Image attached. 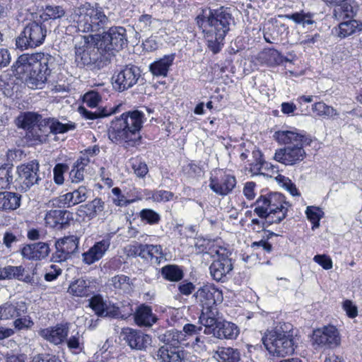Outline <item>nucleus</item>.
Here are the masks:
<instances>
[{"label": "nucleus", "instance_id": "f257e3e1", "mask_svg": "<svg viewBox=\"0 0 362 362\" xmlns=\"http://www.w3.org/2000/svg\"><path fill=\"white\" fill-rule=\"evenodd\" d=\"M233 19L228 8L216 9L205 8L196 18L197 24L206 31L208 46L214 53H218L230 30Z\"/></svg>", "mask_w": 362, "mask_h": 362}, {"label": "nucleus", "instance_id": "f03ea898", "mask_svg": "<svg viewBox=\"0 0 362 362\" xmlns=\"http://www.w3.org/2000/svg\"><path fill=\"white\" fill-rule=\"evenodd\" d=\"M144 114L139 110L129 111L115 117L110 124L108 138L126 148L137 145L141 136L140 131L144 122Z\"/></svg>", "mask_w": 362, "mask_h": 362}, {"label": "nucleus", "instance_id": "7ed1b4c3", "mask_svg": "<svg viewBox=\"0 0 362 362\" xmlns=\"http://www.w3.org/2000/svg\"><path fill=\"white\" fill-rule=\"evenodd\" d=\"M275 139L281 144L287 145L284 148L277 150L274 159L283 164L293 165L302 161L305 152L303 145L308 144V139L298 130L278 131L274 135Z\"/></svg>", "mask_w": 362, "mask_h": 362}, {"label": "nucleus", "instance_id": "20e7f679", "mask_svg": "<svg viewBox=\"0 0 362 362\" xmlns=\"http://www.w3.org/2000/svg\"><path fill=\"white\" fill-rule=\"evenodd\" d=\"M255 213L264 221L262 227L279 223L287 214L289 204L283 194L277 192L261 195L255 203Z\"/></svg>", "mask_w": 362, "mask_h": 362}, {"label": "nucleus", "instance_id": "39448f33", "mask_svg": "<svg viewBox=\"0 0 362 362\" xmlns=\"http://www.w3.org/2000/svg\"><path fill=\"white\" fill-rule=\"evenodd\" d=\"M75 18L78 30L83 33L98 32L110 23L98 4L92 6L90 3H85L80 6L75 11Z\"/></svg>", "mask_w": 362, "mask_h": 362}, {"label": "nucleus", "instance_id": "423d86ee", "mask_svg": "<svg viewBox=\"0 0 362 362\" xmlns=\"http://www.w3.org/2000/svg\"><path fill=\"white\" fill-rule=\"evenodd\" d=\"M262 342L271 354L277 356L284 357L294 351L292 335L284 331L281 325L268 330L262 337Z\"/></svg>", "mask_w": 362, "mask_h": 362}, {"label": "nucleus", "instance_id": "0eeeda50", "mask_svg": "<svg viewBox=\"0 0 362 362\" xmlns=\"http://www.w3.org/2000/svg\"><path fill=\"white\" fill-rule=\"evenodd\" d=\"M211 254L216 258L209 267L211 276L217 281H225L233 269L231 251L227 247L214 245Z\"/></svg>", "mask_w": 362, "mask_h": 362}, {"label": "nucleus", "instance_id": "6e6552de", "mask_svg": "<svg viewBox=\"0 0 362 362\" xmlns=\"http://www.w3.org/2000/svg\"><path fill=\"white\" fill-rule=\"evenodd\" d=\"M46 35L45 25L37 22H32L25 27L16 39V45L21 50L35 48L43 43Z\"/></svg>", "mask_w": 362, "mask_h": 362}, {"label": "nucleus", "instance_id": "1a4fd4ad", "mask_svg": "<svg viewBox=\"0 0 362 362\" xmlns=\"http://www.w3.org/2000/svg\"><path fill=\"white\" fill-rule=\"evenodd\" d=\"M141 77L140 69L133 64L122 67L116 71L112 79L114 88L119 91H124L134 86Z\"/></svg>", "mask_w": 362, "mask_h": 362}, {"label": "nucleus", "instance_id": "9d476101", "mask_svg": "<svg viewBox=\"0 0 362 362\" xmlns=\"http://www.w3.org/2000/svg\"><path fill=\"white\" fill-rule=\"evenodd\" d=\"M313 339L315 344L330 349L339 346L341 340L339 330L333 325L325 326L315 330Z\"/></svg>", "mask_w": 362, "mask_h": 362}, {"label": "nucleus", "instance_id": "9b49d317", "mask_svg": "<svg viewBox=\"0 0 362 362\" xmlns=\"http://www.w3.org/2000/svg\"><path fill=\"white\" fill-rule=\"evenodd\" d=\"M237 184L234 175L222 170L215 171L209 179V187L216 194L226 196L232 192Z\"/></svg>", "mask_w": 362, "mask_h": 362}, {"label": "nucleus", "instance_id": "f8f14e48", "mask_svg": "<svg viewBox=\"0 0 362 362\" xmlns=\"http://www.w3.org/2000/svg\"><path fill=\"white\" fill-rule=\"evenodd\" d=\"M194 296L197 302L202 306V310L216 308V302L222 300V292L212 284L202 286Z\"/></svg>", "mask_w": 362, "mask_h": 362}, {"label": "nucleus", "instance_id": "ddd939ff", "mask_svg": "<svg viewBox=\"0 0 362 362\" xmlns=\"http://www.w3.org/2000/svg\"><path fill=\"white\" fill-rule=\"evenodd\" d=\"M121 336L132 349L145 351L151 343L150 335L129 327L123 329Z\"/></svg>", "mask_w": 362, "mask_h": 362}, {"label": "nucleus", "instance_id": "4468645a", "mask_svg": "<svg viewBox=\"0 0 362 362\" xmlns=\"http://www.w3.org/2000/svg\"><path fill=\"white\" fill-rule=\"evenodd\" d=\"M19 177L22 182V188L27 190L35 184H38L39 163L34 160L25 164L21 165L17 168Z\"/></svg>", "mask_w": 362, "mask_h": 362}, {"label": "nucleus", "instance_id": "2eb2a0df", "mask_svg": "<svg viewBox=\"0 0 362 362\" xmlns=\"http://www.w3.org/2000/svg\"><path fill=\"white\" fill-rule=\"evenodd\" d=\"M102 41L107 50L118 51L127 44L126 29L123 27H112L103 35Z\"/></svg>", "mask_w": 362, "mask_h": 362}, {"label": "nucleus", "instance_id": "dca6fc26", "mask_svg": "<svg viewBox=\"0 0 362 362\" xmlns=\"http://www.w3.org/2000/svg\"><path fill=\"white\" fill-rule=\"evenodd\" d=\"M134 254L141 259L160 264L165 259V254L160 245L139 244L134 247Z\"/></svg>", "mask_w": 362, "mask_h": 362}, {"label": "nucleus", "instance_id": "f3484780", "mask_svg": "<svg viewBox=\"0 0 362 362\" xmlns=\"http://www.w3.org/2000/svg\"><path fill=\"white\" fill-rule=\"evenodd\" d=\"M78 244V239L74 235L58 240L55 243L56 251L53 255V259L58 262L66 260L76 251Z\"/></svg>", "mask_w": 362, "mask_h": 362}, {"label": "nucleus", "instance_id": "a211bd4d", "mask_svg": "<svg viewBox=\"0 0 362 362\" xmlns=\"http://www.w3.org/2000/svg\"><path fill=\"white\" fill-rule=\"evenodd\" d=\"M38 334L42 338L49 343L59 345L66 339L69 334V327L66 325L57 324L55 326L40 329Z\"/></svg>", "mask_w": 362, "mask_h": 362}, {"label": "nucleus", "instance_id": "6ab92c4d", "mask_svg": "<svg viewBox=\"0 0 362 362\" xmlns=\"http://www.w3.org/2000/svg\"><path fill=\"white\" fill-rule=\"evenodd\" d=\"M73 214L67 210L52 209L46 213V224L53 228L62 229L73 220Z\"/></svg>", "mask_w": 362, "mask_h": 362}, {"label": "nucleus", "instance_id": "aec40b11", "mask_svg": "<svg viewBox=\"0 0 362 362\" xmlns=\"http://www.w3.org/2000/svg\"><path fill=\"white\" fill-rule=\"evenodd\" d=\"M0 279H15L19 281L30 284L32 286L36 285L33 275H30L22 265L6 266L0 269Z\"/></svg>", "mask_w": 362, "mask_h": 362}, {"label": "nucleus", "instance_id": "412c9836", "mask_svg": "<svg viewBox=\"0 0 362 362\" xmlns=\"http://www.w3.org/2000/svg\"><path fill=\"white\" fill-rule=\"evenodd\" d=\"M110 245L108 238L96 242L88 251L82 254V260L84 264L90 265L99 261L105 254Z\"/></svg>", "mask_w": 362, "mask_h": 362}, {"label": "nucleus", "instance_id": "4be33fe9", "mask_svg": "<svg viewBox=\"0 0 362 362\" xmlns=\"http://www.w3.org/2000/svg\"><path fill=\"white\" fill-rule=\"evenodd\" d=\"M49 252V245L40 242L24 246L21 250V255L28 259L37 260L47 257Z\"/></svg>", "mask_w": 362, "mask_h": 362}, {"label": "nucleus", "instance_id": "5701e85b", "mask_svg": "<svg viewBox=\"0 0 362 362\" xmlns=\"http://www.w3.org/2000/svg\"><path fill=\"white\" fill-rule=\"evenodd\" d=\"M187 353L180 348L162 346L158 350V357L161 362H182Z\"/></svg>", "mask_w": 362, "mask_h": 362}, {"label": "nucleus", "instance_id": "b1692460", "mask_svg": "<svg viewBox=\"0 0 362 362\" xmlns=\"http://www.w3.org/2000/svg\"><path fill=\"white\" fill-rule=\"evenodd\" d=\"M238 327L228 321H219L215 327L213 337L218 339H235L239 335Z\"/></svg>", "mask_w": 362, "mask_h": 362}, {"label": "nucleus", "instance_id": "393cba45", "mask_svg": "<svg viewBox=\"0 0 362 362\" xmlns=\"http://www.w3.org/2000/svg\"><path fill=\"white\" fill-rule=\"evenodd\" d=\"M68 292L77 297H88L94 293V286L90 279L80 278L70 284Z\"/></svg>", "mask_w": 362, "mask_h": 362}, {"label": "nucleus", "instance_id": "a878e982", "mask_svg": "<svg viewBox=\"0 0 362 362\" xmlns=\"http://www.w3.org/2000/svg\"><path fill=\"white\" fill-rule=\"evenodd\" d=\"M28 306L25 302L20 301L15 304L6 303L0 305V320H8L20 317L27 313Z\"/></svg>", "mask_w": 362, "mask_h": 362}, {"label": "nucleus", "instance_id": "bb28decb", "mask_svg": "<svg viewBox=\"0 0 362 362\" xmlns=\"http://www.w3.org/2000/svg\"><path fill=\"white\" fill-rule=\"evenodd\" d=\"M37 53L33 54H23L21 55L13 68L17 74H27L33 68H37Z\"/></svg>", "mask_w": 362, "mask_h": 362}, {"label": "nucleus", "instance_id": "cd10ccee", "mask_svg": "<svg viewBox=\"0 0 362 362\" xmlns=\"http://www.w3.org/2000/svg\"><path fill=\"white\" fill-rule=\"evenodd\" d=\"M160 341L165 344L164 346L179 348L180 346H187L189 342H185L182 331L172 329L167 330L163 334L158 335Z\"/></svg>", "mask_w": 362, "mask_h": 362}, {"label": "nucleus", "instance_id": "c85d7f7f", "mask_svg": "<svg viewBox=\"0 0 362 362\" xmlns=\"http://www.w3.org/2000/svg\"><path fill=\"white\" fill-rule=\"evenodd\" d=\"M158 318L153 314L152 310L149 306L142 305L139 306L134 314V320L139 327H151Z\"/></svg>", "mask_w": 362, "mask_h": 362}, {"label": "nucleus", "instance_id": "c756f323", "mask_svg": "<svg viewBox=\"0 0 362 362\" xmlns=\"http://www.w3.org/2000/svg\"><path fill=\"white\" fill-rule=\"evenodd\" d=\"M216 308L202 310L199 322L202 327H204L203 331L204 334H214V332H215V327H216V325L219 322L216 318Z\"/></svg>", "mask_w": 362, "mask_h": 362}, {"label": "nucleus", "instance_id": "7c9ffc66", "mask_svg": "<svg viewBox=\"0 0 362 362\" xmlns=\"http://www.w3.org/2000/svg\"><path fill=\"white\" fill-rule=\"evenodd\" d=\"M175 60V54L165 55L163 58L150 64L149 70L153 76H166Z\"/></svg>", "mask_w": 362, "mask_h": 362}, {"label": "nucleus", "instance_id": "2f4dec72", "mask_svg": "<svg viewBox=\"0 0 362 362\" xmlns=\"http://www.w3.org/2000/svg\"><path fill=\"white\" fill-rule=\"evenodd\" d=\"M105 209V203L100 198H95L92 202L81 205L77 210L79 216H86L93 218Z\"/></svg>", "mask_w": 362, "mask_h": 362}, {"label": "nucleus", "instance_id": "473e14b6", "mask_svg": "<svg viewBox=\"0 0 362 362\" xmlns=\"http://www.w3.org/2000/svg\"><path fill=\"white\" fill-rule=\"evenodd\" d=\"M48 76L40 67L33 68L26 74V84L32 89L42 88L45 84Z\"/></svg>", "mask_w": 362, "mask_h": 362}, {"label": "nucleus", "instance_id": "72a5a7b5", "mask_svg": "<svg viewBox=\"0 0 362 362\" xmlns=\"http://www.w3.org/2000/svg\"><path fill=\"white\" fill-rule=\"evenodd\" d=\"M43 122L47 127L49 134H64L76 129V124L70 121L62 123L55 118H47L43 119Z\"/></svg>", "mask_w": 362, "mask_h": 362}, {"label": "nucleus", "instance_id": "f704fd0d", "mask_svg": "<svg viewBox=\"0 0 362 362\" xmlns=\"http://www.w3.org/2000/svg\"><path fill=\"white\" fill-rule=\"evenodd\" d=\"M336 34L341 38L347 37L362 30V23L356 20H347L339 23L335 28Z\"/></svg>", "mask_w": 362, "mask_h": 362}, {"label": "nucleus", "instance_id": "c9c22d12", "mask_svg": "<svg viewBox=\"0 0 362 362\" xmlns=\"http://www.w3.org/2000/svg\"><path fill=\"white\" fill-rule=\"evenodd\" d=\"M28 139L33 144H42L47 141L49 132L47 126H45L43 120L30 129L26 134Z\"/></svg>", "mask_w": 362, "mask_h": 362}, {"label": "nucleus", "instance_id": "e433bc0d", "mask_svg": "<svg viewBox=\"0 0 362 362\" xmlns=\"http://www.w3.org/2000/svg\"><path fill=\"white\" fill-rule=\"evenodd\" d=\"M214 358L218 362H239L240 353L233 347H219L214 353Z\"/></svg>", "mask_w": 362, "mask_h": 362}, {"label": "nucleus", "instance_id": "4c0bfd02", "mask_svg": "<svg viewBox=\"0 0 362 362\" xmlns=\"http://www.w3.org/2000/svg\"><path fill=\"white\" fill-rule=\"evenodd\" d=\"M21 197L11 192H0V209L14 210L20 206Z\"/></svg>", "mask_w": 362, "mask_h": 362}, {"label": "nucleus", "instance_id": "58836bf2", "mask_svg": "<svg viewBox=\"0 0 362 362\" xmlns=\"http://www.w3.org/2000/svg\"><path fill=\"white\" fill-rule=\"evenodd\" d=\"M41 115L35 112H28L21 114L17 117L16 124L19 127L28 129V131L35 124L40 122Z\"/></svg>", "mask_w": 362, "mask_h": 362}, {"label": "nucleus", "instance_id": "ea45409f", "mask_svg": "<svg viewBox=\"0 0 362 362\" xmlns=\"http://www.w3.org/2000/svg\"><path fill=\"white\" fill-rule=\"evenodd\" d=\"M109 282L116 291L129 292L132 290V281L129 276L124 274L112 277Z\"/></svg>", "mask_w": 362, "mask_h": 362}, {"label": "nucleus", "instance_id": "a19ab883", "mask_svg": "<svg viewBox=\"0 0 362 362\" xmlns=\"http://www.w3.org/2000/svg\"><path fill=\"white\" fill-rule=\"evenodd\" d=\"M163 279L170 281H179L184 276L182 269L175 264H168L160 269Z\"/></svg>", "mask_w": 362, "mask_h": 362}, {"label": "nucleus", "instance_id": "79ce46f5", "mask_svg": "<svg viewBox=\"0 0 362 362\" xmlns=\"http://www.w3.org/2000/svg\"><path fill=\"white\" fill-rule=\"evenodd\" d=\"M37 57L38 67L49 76L58 65L56 58L50 54L42 53H37Z\"/></svg>", "mask_w": 362, "mask_h": 362}, {"label": "nucleus", "instance_id": "37998d69", "mask_svg": "<svg viewBox=\"0 0 362 362\" xmlns=\"http://www.w3.org/2000/svg\"><path fill=\"white\" fill-rule=\"evenodd\" d=\"M119 106L114 107H103L102 109H98L95 110L94 112L89 111L84 107L80 108V112L87 119H95L100 117H104L110 116L115 112H117Z\"/></svg>", "mask_w": 362, "mask_h": 362}, {"label": "nucleus", "instance_id": "c03bdc74", "mask_svg": "<svg viewBox=\"0 0 362 362\" xmlns=\"http://www.w3.org/2000/svg\"><path fill=\"white\" fill-rule=\"evenodd\" d=\"M90 189L85 185H81L71 192H68L71 207L84 202L88 197Z\"/></svg>", "mask_w": 362, "mask_h": 362}, {"label": "nucleus", "instance_id": "a18cd8bd", "mask_svg": "<svg viewBox=\"0 0 362 362\" xmlns=\"http://www.w3.org/2000/svg\"><path fill=\"white\" fill-rule=\"evenodd\" d=\"M314 14L310 12L305 13L303 11L296 12L292 14H288L286 18L294 21L296 23L300 24L303 26L314 23Z\"/></svg>", "mask_w": 362, "mask_h": 362}, {"label": "nucleus", "instance_id": "49530a36", "mask_svg": "<svg viewBox=\"0 0 362 362\" xmlns=\"http://www.w3.org/2000/svg\"><path fill=\"white\" fill-rule=\"evenodd\" d=\"M337 6L338 7L335 8L333 12V16L336 19L345 20L354 16L355 12L350 4L344 2Z\"/></svg>", "mask_w": 362, "mask_h": 362}, {"label": "nucleus", "instance_id": "de8ad7c7", "mask_svg": "<svg viewBox=\"0 0 362 362\" xmlns=\"http://www.w3.org/2000/svg\"><path fill=\"white\" fill-rule=\"evenodd\" d=\"M252 156L255 159V163H252L250 164V170L252 172L254 173V174H259L260 170L262 168H271L273 170L274 168H276L274 165L272 164H269L267 162H264L262 159V153L259 150H254L252 151Z\"/></svg>", "mask_w": 362, "mask_h": 362}, {"label": "nucleus", "instance_id": "09e8293b", "mask_svg": "<svg viewBox=\"0 0 362 362\" xmlns=\"http://www.w3.org/2000/svg\"><path fill=\"white\" fill-rule=\"evenodd\" d=\"M65 341H66L68 348L72 350L74 353H79L82 351L84 348V339L82 334L79 332L71 335L69 339L66 338Z\"/></svg>", "mask_w": 362, "mask_h": 362}, {"label": "nucleus", "instance_id": "8fccbe9b", "mask_svg": "<svg viewBox=\"0 0 362 362\" xmlns=\"http://www.w3.org/2000/svg\"><path fill=\"white\" fill-rule=\"evenodd\" d=\"M13 168L9 165L0 167V189H7L13 182Z\"/></svg>", "mask_w": 362, "mask_h": 362}, {"label": "nucleus", "instance_id": "3c124183", "mask_svg": "<svg viewBox=\"0 0 362 362\" xmlns=\"http://www.w3.org/2000/svg\"><path fill=\"white\" fill-rule=\"evenodd\" d=\"M305 214L307 218L313 224V228H318L320 220L322 218L324 212L319 207L310 206L306 208Z\"/></svg>", "mask_w": 362, "mask_h": 362}, {"label": "nucleus", "instance_id": "603ef678", "mask_svg": "<svg viewBox=\"0 0 362 362\" xmlns=\"http://www.w3.org/2000/svg\"><path fill=\"white\" fill-rule=\"evenodd\" d=\"M313 110L318 116L330 117L337 115V112L331 106L327 105L322 102L316 103L313 106Z\"/></svg>", "mask_w": 362, "mask_h": 362}, {"label": "nucleus", "instance_id": "864d4df0", "mask_svg": "<svg viewBox=\"0 0 362 362\" xmlns=\"http://www.w3.org/2000/svg\"><path fill=\"white\" fill-rule=\"evenodd\" d=\"M106 304L103 298L99 295L94 296L89 300V306L98 316L102 317L104 314Z\"/></svg>", "mask_w": 362, "mask_h": 362}, {"label": "nucleus", "instance_id": "5fc2aeb1", "mask_svg": "<svg viewBox=\"0 0 362 362\" xmlns=\"http://www.w3.org/2000/svg\"><path fill=\"white\" fill-rule=\"evenodd\" d=\"M140 217L142 221H146L150 225H154L159 223L160 216L150 209H144L140 211Z\"/></svg>", "mask_w": 362, "mask_h": 362}, {"label": "nucleus", "instance_id": "6e6d98bb", "mask_svg": "<svg viewBox=\"0 0 362 362\" xmlns=\"http://www.w3.org/2000/svg\"><path fill=\"white\" fill-rule=\"evenodd\" d=\"M202 326H196L193 324H186L182 330L185 342H189V339L196 335L197 336L202 330Z\"/></svg>", "mask_w": 362, "mask_h": 362}, {"label": "nucleus", "instance_id": "4d7b16f0", "mask_svg": "<svg viewBox=\"0 0 362 362\" xmlns=\"http://www.w3.org/2000/svg\"><path fill=\"white\" fill-rule=\"evenodd\" d=\"M151 196L149 199H151L153 202H168L173 199L174 194L173 193L166 190H156L151 192Z\"/></svg>", "mask_w": 362, "mask_h": 362}, {"label": "nucleus", "instance_id": "13d9d810", "mask_svg": "<svg viewBox=\"0 0 362 362\" xmlns=\"http://www.w3.org/2000/svg\"><path fill=\"white\" fill-rule=\"evenodd\" d=\"M45 14L50 19H57L64 16L65 11L60 6L49 5L46 6Z\"/></svg>", "mask_w": 362, "mask_h": 362}, {"label": "nucleus", "instance_id": "bf43d9fd", "mask_svg": "<svg viewBox=\"0 0 362 362\" xmlns=\"http://www.w3.org/2000/svg\"><path fill=\"white\" fill-rule=\"evenodd\" d=\"M16 317L17 319L13 322V325L15 328L18 330L30 329L34 325V322L30 316L22 315L21 316Z\"/></svg>", "mask_w": 362, "mask_h": 362}, {"label": "nucleus", "instance_id": "052dcab7", "mask_svg": "<svg viewBox=\"0 0 362 362\" xmlns=\"http://www.w3.org/2000/svg\"><path fill=\"white\" fill-rule=\"evenodd\" d=\"M101 100V97L98 92L90 91L83 96V102L90 107H95Z\"/></svg>", "mask_w": 362, "mask_h": 362}, {"label": "nucleus", "instance_id": "680f3d73", "mask_svg": "<svg viewBox=\"0 0 362 362\" xmlns=\"http://www.w3.org/2000/svg\"><path fill=\"white\" fill-rule=\"evenodd\" d=\"M66 165L62 163L57 164L54 166L53 173L54 180L56 184L61 185L64 183V173L66 171Z\"/></svg>", "mask_w": 362, "mask_h": 362}, {"label": "nucleus", "instance_id": "e2e57ef3", "mask_svg": "<svg viewBox=\"0 0 362 362\" xmlns=\"http://www.w3.org/2000/svg\"><path fill=\"white\" fill-rule=\"evenodd\" d=\"M52 206L59 208H70L71 204L67 193L60 195L58 197L54 198L50 201Z\"/></svg>", "mask_w": 362, "mask_h": 362}, {"label": "nucleus", "instance_id": "0e129e2a", "mask_svg": "<svg viewBox=\"0 0 362 362\" xmlns=\"http://www.w3.org/2000/svg\"><path fill=\"white\" fill-rule=\"evenodd\" d=\"M321 40V36L318 33L314 35L306 34L304 36H301L299 44L300 45H305L311 47Z\"/></svg>", "mask_w": 362, "mask_h": 362}, {"label": "nucleus", "instance_id": "69168bd1", "mask_svg": "<svg viewBox=\"0 0 362 362\" xmlns=\"http://www.w3.org/2000/svg\"><path fill=\"white\" fill-rule=\"evenodd\" d=\"M278 55L279 54L276 50L267 49L259 54V58L262 59L266 64H272L276 62V58L278 57Z\"/></svg>", "mask_w": 362, "mask_h": 362}, {"label": "nucleus", "instance_id": "338daca9", "mask_svg": "<svg viewBox=\"0 0 362 362\" xmlns=\"http://www.w3.org/2000/svg\"><path fill=\"white\" fill-rule=\"evenodd\" d=\"M313 260L326 270L330 269L333 267L332 259L325 255H317L314 257Z\"/></svg>", "mask_w": 362, "mask_h": 362}, {"label": "nucleus", "instance_id": "774afa93", "mask_svg": "<svg viewBox=\"0 0 362 362\" xmlns=\"http://www.w3.org/2000/svg\"><path fill=\"white\" fill-rule=\"evenodd\" d=\"M62 271L58 265L52 264L45 274V279L47 281H54L62 274Z\"/></svg>", "mask_w": 362, "mask_h": 362}]
</instances>
